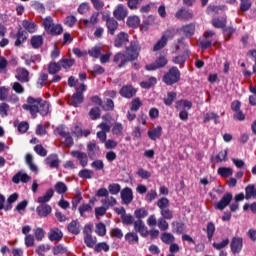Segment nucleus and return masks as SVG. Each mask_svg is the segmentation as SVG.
<instances>
[{
  "label": "nucleus",
  "mask_w": 256,
  "mask_h": 256,
  "mask_svg": "<svg viewBox=\"0 0 256 256\" xmlns=\"http://www.w3.org/2000/svg\"><path fill=\"white\" fill-rule=\"evenodd\" d=\"M121 199L125 205H129L133 201V190L129 187L121 191Z\"/></svg>",
  "instance_id": "obj_14"
},
{
  "label": "nucleus",
  "mask_w": 256,
  "mask_h": 256,
  "mask_svg": "<svg viewBox=\"0 0 256 256\" xmlns=\"http://www.w3.org/2000/svg\"><path fill=\"white\" fill-rule=\"evenodd\" d=\"M223 161H227V150L220 151L215 157L216 163H221Z\"/></svg>",
  "instance_id": "obj_62"
},
{
  "label": "nucleus",
  "mask_w": 256,
  "mask_h": 256,
  "mask_svg": "<svg viewBox=\"0 0 256 256\" xmlns=\"http://www.w3.org/2000/svg\"><path fill=\"white\" fill-rule=\"evenodd\" d=\"M49 79V75L46 73H40L38 81H37V85L38 87L41 89L42 87H45L46 83L45 81H47Z\"/></svg>",
  "instance_id": "obj_57"
},
{
  "label": "nucleus",
  "mask_w": 256,
  "mask_h": 256,
  "mask_svg": "<svg viewBox=\"0 0 256 256\" xmlns=\"http://www.w3.org/2000/svg\"><path fill=\"white\" fill-rule=\"evenodd\" d=\"M161 241L163 243H165L166 245H171V243H173L175 241V236H173V234H171V233L164 232L161 235Z\"/></svg>",
  "instance_id": "obj_40"
},
{
  "label": "nucleus",
  "mask_w": 256,
  "mask_h": 256,
  "mask_svg": "<svg viewBox=\"0 0 256 256\" xmlns=\"http://www.w3.org/2000/svg\"><path fill=\"white\" fill-rule=\"evenodd\" d=\"M83 23L86 27H91V25H97L99 23V12H94L90 19L83 20Z\"/></svg>",
  "instance_id": "obj_31"
},
{
  "label": "nucleus",
  "mask_w": 256,
  "mask_h": 256,
  "mask_svg": "<svg viewBox=\"0 0 256 256\" xmlns=\"http://www.w3.org/2000/svg\"><path fill=\"white\" fill-rule=\"evenodd\" d=\"M180 31L183 32V35H185V37H193V35H195V24L194 23L187 24L183 26L180 29Z\"/></svg>",
  "instance_id": "obj_26"
},
{
  "label": "nucleus",
  "mask_w": 256,
  "mask_h": 256,
  "mask_svg": "<svg viewBox=\"0 0 256 256\" xmlns=\"http://www.w3.org/2000/svg\"><path fill=\"white\" fill-rule=\"evenodd\" d=\"M215 32L208 30L204 33V38L201 40L200 44L202 49H209L213 45V36Z\"/></svg>",
  "instance_id": "obj_9"
},
{
  "label": "nucleus",
  "mask_w": 256,
  "mask_h": 256,
  "mask_svg": "<svg viewBox=\"0 0 256 256\" xmlns=\"http://www.w3.org/2000/svg\"><path fill=\"white\" fill-rule=\"evenodd\" d=\"M142 105L143 102H141V99L134 98L130 103V111H137L138 109H141Z\"/></svg>",
  "instance_id": "obj_52"
},
{
  "label": "nucleus",
  "mask_w": 256,
  "mask_h": 256,
  "mask_svg": "<svg viewBox=\"0 0 256 256\" xmlns=\"http://www.w3.org/2000/svg\"><path fill=\"white\" fill-rule=\"evenodd\" d=\"M162 131H163V128H161V126H157L156 128L149 130L148 131L149 139H151L152 141H157V139L161 137Z\"/></svg>",
  "instance_id": "obj_28"
},
{
  "label": "nucleus",
  "mask_w": 256,
  "mask_h": 256,
  "mask_svg": "<svg viewBox=\"0 0 256 256\" xmlns=\"http://www.w3.org/2000/svg\"><path fill=\"white\" fill-rule=\"evenodd\" d=\"M84 243L89 249H93L97 245V238L93 237L87 230L84 231Z\"/></svg>",
  "instance_id": "obj_16"
},
{
  "label": "nucleus",
  "mask_w": 256,
  "mask_h": 256,
  "mask_svg": "<svg viewBox=\"0 0 256 256\" xmlns=\"http://www.w3.org/2000/svg\"><path fill=\"white\" fill-rule=\"evenodd\" d=\"M231 201H233V194H224L221 200L216 204V209H219V211H223V209H225V207H227L229 203H231Z\"/></svg>",
  "instance_id": "obj_13"
},
{
  "label": "nucleus",
  "mask_w": 256,
  "mask_h": 256,
  "mask_svg": "<svg viewBox=\"0 0 256 256\" xmlns=\"http://www.w3.org/2000/svg\"><path fill=\"white\" fill-rule=\"evenodd\" d=\"M25 161H26V164L28 165L30 171H32L33 173H37V171H39V168L37 167V165H35V163H33V155L27 154L25 157Z\"/></svg>",
  "instance_id": "obj_36"
},
{
  "label": "nucleus",
  "mask_w": 256,
  "mask_h": 256,
  "mask_svg": "<svg viewBox=\"0 0 256 256\" xmlns=\"http://www.w3.org/2000/svg\"><path fill=\"white\" fill-rule=\"evenodd\" d=\"M81 103H83V94L79 90H77V92L74 93L72 96L71 104L73 105V107H79Z\"/></svg>",
  "instance_id": "obj_33"
},
{
  "label": "nucleus",
  "mask_w": 256,
  "mask_h": 256,
  "mask_svg": "<svg viewBox=\"0 0 256 256\" xmlns=\"http://www.w3.org/2000/svg\"><path fill=\"white\" fill-rule=\"evenodd\" d=\"M101 203L106 209H109L110 207H115V205H117V199L113 196H106V198L101 200Z\"/></svg>",
  "instance_id": "obj_30"
},
{
  "label": "nucleus",
  "mask_w": 256,
  "mask_h": 256,
  "mask_svg": "<svg viewBox=\"0 0 256 256\" xmlns=\"http://www.w3.org/2000/svg\"><path fill=\"white\" fill-rule=\"evenodd\" d=\"M123 225H133V216L131 214L125 213L121 216Z\"/></svg>",
  "instance_id": "obj_64"
},
{
  "label": "nucleus",
  "mask_w": 256,
  "mask_h": 256,
  "mask_svg": "<svg viewBox=\"0 0 256 256\" xmlns=\"http://www.w3.org/2000/svg\"><path fill=\"white\" fill-rule=\"evenodd\" d=\"M89 117L95 121L96 119H99L101 117V110L99 107L92 108L89 112Z\"/></svg>",
  "instance_id": "obj_60"
},
{
  "label": "nucleus",
  "mask_w": 256,
  "mask_h": 256,
  "mask_svg": "<svg viewBox=\"0 0 256 256\" xmlns=\"http://www.w3.org/2000/svg\"><path fill=\"white\" fill-rule=\"evenodd\" d=\"M251 5H253V1L251 0H240V10L249 11L251 9Z\"/></svg>",
  "instance_id": "obj_59"
},
{
  "label": "nucleus",
  "mask_w": 256,
  "mask_h": 256,
  "mask_svg": "<svg viewBox=\"0 0 256 256\" xmlns=\"http://www.w3.org/2000/svg\"><path fill=\"white\" fill-rule=\"evenodd\" d=\"M218 175H221V177H231V175H233V169L229 167H220L218 168Z\"/></svg>",
  "instance_id": "obj_47"
},
{
  "label": "nucleus",
  "mask_w": 256,
  "mask_h": 256,
  "mask_svg": "<svg viewBox=\"0 0 256 256\" xmlns=\"http://www.w3.org/2000/svg\"><path fill=\"white\" fill-rule=\"evenodd\" d=\"M134 231L139 233L141 237H149V229L147 228L143 220H136L134 222Z\"/></svg>",
  "instance_id": "obj_7"
},
{
  "label": "nucleus",
  "mask_w": 256,
  "mask_h": 256,
  "mask_svg": "<svg viewBox=\"0 0 256 256\" xmlns=\"http://www.w3.org/2000/svg\"><path fill=\"white\" fill-rule=\"evenodd\" d=\"M48 238L51 241H61L63 239V232L59 228H53L48 233Z\"/></svg>",
  "instance_id": "obj_23"
},
{
  "label": "nucleus",
  "mask_w": 256,
  "mask_h": 256,
  "mask_svg": "<svg viewBox=\"0 0 256 256\" xmlns=\"http://www.w3.org/2000/svg\"><path fill=\"white\" fill-rule=\"evenodd\" d=\"M27 41V35H25V31L21 28L18 29L16 33V41L14 43L15 47H20L22 43Z\"/></svg>",
  "instance_id": "obj_25"
},
{
  "label": "nucleus",
  "mask_w": 256,
  "mask_h": 256,
  "mask_svg": "<svg viewBox=\"0 0 256 256\" xmlns=\"http://www.w3.org/2000/svg\"><path fill=\"white\" fill-rule=\"evenodd\" d=\"M53 254L54 255H63L67 253V248L63 246L62 244H58L57 246H54L52 248Z\"/></svg>",
  "instance_id": "obj_56"
},
{
  "label": "nucleus",
  "mask_w": 256,
  "mask_h": 256,
  "mask_svg": "<svg viewBox=\"0 0 256 256\" xmlns=\"http://www.w3.org/2000/svg\"><path fill=\"white\" fill-rule=\"evenodd\" d=\"M79 177L81 179H93V170H89V169H83L79 172Z\"/></svg>",
  "instance_id": "obj_53"
},
{
  "label": "nucleus",
  "mask_w": 256,
  "mask_h": 256,
  "mask_svg": "<svg viewBox=\"0 0 256 256\" xmlns=\"http://www.w3.org/2000/svg\"><path fill=\"white\" fill-rule=\"evenodd\" d=\"M31 45L34 49H39L43 45V36H33L31 38Z\"/></svg>",
  "instance_id": "obj_45"
},
{
  "label": "nucleus",
  "mask_w": 256,
  "mask_h": 256,
  "mask_svg": "<svg viewBox=\"0 0 256 256\" xmlns=\"http://www.w3.org/2000/svg\"><path fill=\"white\" fill-rule=\"evenodd\" d=\"M47 33L53 36L61 35L63 33V26L61 24H54Z\"/></svg>",
  "instance_id": "obj_39"
},
{
  "label": "nucleus",
  "mask_w": 256,
  "mask_h": 256,
  "mask_svg": "<svg viewBox=\"0 0 256 256\" xmlns=\"http://www.w3.org/2000/svg\"><path fill=\"white\" fill-rule=\"evenodd\" d=\"M113 16L118 21H123V19L127 17V8H125V6H123L122 4L118 5L113 12Z\"/></svg>",
  "instance_id": "obj_15"
},
{
  "label": "nucleus",
  "mask_w": 256,
  "mask_h": 256,
  "mask_svg": "<svg viewBox=\"0 0 256 256\" xmlns=\"http://www.w3.org/2000/svg\"><path fill=\"white\" fill-rule=\"evenodd\" d=\"M22 27H24L28 33H35V31H37V24H35L33 21L23 20Z\"/></svg>",
  "instance_id": "obj_29"
},
{
  "label": "nucleus",
  "mask_w": 256,
  "mask_h": 256,
  "mask_svg": "<svg viewBox=\"0 0 256 256\" xmlns=\"http://www.w3.org/2000/svg\"><path fill=\"white\" fill-rule=\"evenodd\" d=\"M109 249H110V246L106 242H100L96 244L94 247V250L96 251V253H101V251H104L105 253H107Z\"/></svg>",
  "instance_id": "obj_46"
},
{
  "label": "nucleus",
  "mask_w": 256,
  "mask_h": 256,
  "mask_svg": "<svg viewBox=\"0 0 256 256\" xmlns=\"http://www.w3.org/2000/svg\"><path fill=\"white\" fill-rule=\"evenodd\" d=\"M167 65V58L165 56H160L155 63L146 65L145 68L147 71H155L156 69H161Z\"/></svg>",
  "instance_id": "obj_10"
},
{
  "label": "nucleus",
  "mask_w": 256,
  "mask_h": 256,
  "mask_svg": "<svg viewBox=\"0 0 256 256\" xmlns=\"http://www.w3.org/2000/svg\"><path fill=\"white\" fill-rule=\"evenodd\" d=\"M134 215L138 221H141L142 219H145L147 215H149V211H147L145 208H140L135 210Z\"/></svg>",
  "instance_id": "obj_44"
},
{
  "label": "nucleus",
  "mask_w": 256,
  "mask_h": 256,
  "mask_svg": "<svg viewBox=\"0 0 256 256\" xmlns=\"http://www.w3.org/2000/svg\"><path fill=\"white\" fill-rule=\"evenodd\" d=\"M54 189L58 195H63L67 193V185L64 182H57Z\"/></svg>",
  "instance_id": "obj_42"
},
{
  "label": "nucleus",
  "mask_w": 256,
  "mask_h": 256,
  "mask_svg": "<svg viewBox=\"0 0 256 256\" xmlns=\"http://www.w3.org/2000/svg\"><path fill=\"white\" fill-rule=\"evenodd\" d=\"M141 46L137 41H131L130 46L126 47V55L128 61H135L139 57Z\"/></svg>",
  "instance_id": "obj_4"
},
{
  "label": "nucleus",
  "mask_w": 256,
  "mask_h": 256,
  "mask_svg": "<svg viewBox=\"0 0 256 256\" xmlns=\"http://www.w3.org/2000/svg\"><path fill=\"white\" fill-rule=\"evenodd\" d=\"M119 61H121V62L118 65V67H119V69H121V67H125V65H127V63H129V61H131V60L127 59V54H123L121 52H118L117 54H115L113 62L114 63H119Z\"/></svg>",
  "instance_id": "obj_22"
},
{
  "label": "nucleus",
  "mask_w": 256,
  "mask_h": 256,
  "mask_svg": "<svg viewBox=\"0 0 256 256\" xmlns=\"http://www.w3.org/2000/svg\"><path fill=\"white\" fill-rule=\"evenodd\" d=\"M160 214L162 215V219H173V211L169 210V208H164L160 210Z\"/></svg>",
  "instance_id": "obj_63"
},
{
  "label": "nucleus",
  "mask_w": 256,
  "mask_h": 256,
  "mask_svg": "<svg viewBox=\"0 0 256 256\" xmlns=\"http://www.w3.org/2000/svg\"><path fill=\"white\" fill-rule=\"evenodd\" d=\"M96 233L99 235V237H105L107 235V228L103 223H98L96 225Z\"/></svg>",
  "instance_id": "obj_55"
},
{
  "label": "nucleus",
  "mask_w": 256,
  "mask_h": 256,
  "mask_svg": "<svg viewBox=\"0 0 256 256\" xmlns=\"http://www.w3.org/2000/svg\"><path fill=\"white\" fill-rule=\"evenodd\" d=\"M175 99H177V93L168 92L167 97L164 98V103H165V105H167L169 107V106L173 105V101H175Z\"/></svg>",
  "instance_id": "obj_50"
},
{
  "label": "nucleus",
  "mask_w": 256,
  "mask_h": 256,
  "mask_svg": "<svg viewBox=\"0 0 256 256\" xmlns=\"http://www.w3.org/2000/svg\"><path fill=\"white\" fill-rule=\"evenodd\" d=\"M60 67H63V69H70V67H73L75 65V60L73 59H61L59 61Z\"/></svg>",
  "instance_id": "obj_51"
},
{
  "label": "nucleus",
  "mask_w": 256,
  "mask_h": 256,
  "mask_svg": "<svg viewBox=\"0 0 256 256\" xmlns=\"http://www.w3.org/2000/svg\"><path fill=\"white\" fill-rule=\"evenodd\" d=\"M193 107V103L189 100H178L175 103V108L180 111L179 112V119L181 121H187L189 119V109Z\"/></svg>",
  "instance_id": "obj_2"
},
{
  "label": "nucleus",
  "mask_w": 256,
  "mask_h": 256,
  "mask_svg": "<svg viewBox=\"0 0 256 256\" xmlns=\"http://www.w3.org/2000/svg\"><path fill=\"white\" fill-rule=\"evenodd\" d=\"M125 240L127 241V243H129V245H135L139 243V235H137L136 232H128L125 235Z\"/></svg>",
  "instance_id": "obj_32"
},
{
  "label": "nucleus",
  "mask_w": 256,
  "mask_h": 256,
  "mask_svg": "<svg viewBox=\"0 0 256 256\" xmlns=\"http://www.w3.org/2000/svg\"><path fill=\"white\" fill-rule=\"evenodd\" d=\"M99 151V146L95 141L89 142L87 144V155L90 159H95V152Z\"/></svg>",
  "instance_id": "obj_27"
},
{
  "label": "nucleus",
  "mask_w": 256,
  "mask_h": 256,
  "mask_svg": "<svg viewBox=\"0 0 256 256\" xmlns=\"http://www.w3.org/2000/svg\"><path fill=\"white\" fill-rule=\"evenodd\" d=\"M22 109L28 111L33 119L37 117V113L42 115V117H45V115L49 113V102L42 98H33V96H29L26 100V104L22 105Z\"/></svg>",
  "instance_id": "obj_1"
},
{
  "label": "nucleus",
  "mask_w": 256,
  "mask_h": 256,
  "mask_svg": "<svg viewBox=\"0 0 256 256\" xmlns=\"http://www.w3.org/2000/svg\"><path fill=\"white\" fill-rule=\"evenodd\" d=\"M46 165H49L51 169H57L59 167V156L57 154H51L45 159Z\"/></svg>",
  "instance_id": "obj_19"
},
{
  "label": "nucleus",
  "mask_w": 256,
  "mask_h": 256,
  "mask_svg": "<svg viewBox=\"0 0 256 256\" xmlns=\"http://www.w3.org/2000/svg\"><path fill=\"white\" fill-rule=\"evenodd\" d=\"M59 71H61V64H59V62H52L49 64L48 73H50V75H55L56 73H59Z\"/></svg>",
  "instance_id": "obj_43"
},
{
  "label": "nucleus",
  "mask_w": 256,
  "mask_h": 256,
  "mask_svg": "<svg viewBox=\"0 0 256 256\" xmlns=\"http://www.w3.org/2000/svg\"><path fill=\"white\" fill-rule=\"evenodd\" d=\"M13 183H29L31 181V176L27 175V173L18 172L16 175L12 178Z\"/></svg>",
  "instance_id": "obj_21"
},
{
  "label": "nucleus",
  "mask_w": 256,
  "mask_h": 256,
  "mask_svg": "<svg viewBox=\"0 0 256 256\" xmlns=\"http://www.w3.org/2000/svg\"><path fill=\"white\" fill-rule=\"evenodd\" d=\"M230 247L232 253H241V249H243V238L239 236L233 237Z\"/></svg>",
  "instance_id": "obj_12"
},
{
  "label": "nucleus",
  "mask_w": 256,
  "mask_h": 256,
  "mask_svg": "<svg viewBox=\"0 0 256 256\" xmlns=\"http://www.w3.org/2000/svg\"><path fill=\"white\" fill-rule=\"evenodd\" d=\"M108 191H109V193H111V195H119V192L121 191V185L110 184L108 186Z\"/></svg>",
  "instance_id": "obj_61"
},
{
  "label": "nucleus",
  "mask_w": 256,
  "mask_h": 256,
  "mask_svg": "<svg viewBox=\"0 0 256 256\" xmlns=\"http://www.w3.org/2000/svg\"><path fill=\"white\" fill-rule=\"evenodd\" d=\"M127 41H129V35L125 32H120L114 40V46L123 47Z\"/></svg>",
  "instance_id": "obj_17"
},
{
  "label": "nucleus",
  "mask_w": 256,
  "mask_h": 256,
  "mask_svg": "<svg viewBox=\"0 0 256 256\" xmlns=\"http://www.w3.org/2000/svg\"><path fill=\"white\" fill-rule=\"evenodd\" d=\"M156 83H157V78L150 77L147 81H142L140 83V86L142 87V89H151V87H153V85H155Z\"/></svg>",
  "instance_id": "obj_41"
},
{
  "label": "nucleus",
  "mask_w": 256,
  "mask_h": 256,
  "mask_svg": "<svg viewBox=\"0 0 256 256\" xmlns=\"http://www.w3.org/2000/svg\"><path fill=\"white\" fill-rule=\"evenodd\" d=\"M106 27L108 29L109 35H115V31L119 29V23L114 18H108L106 20Z\"/></svg>",
  "instance_id": "obj_18"
},
{
  "label": "nucleus",
  "mask_w": 256,
  "mask_h": 256,
  "mask_svg": "<svg viewBox=\"0 0 256 256\" xmlns=\"http://www.w3.org/2000/svg\"><path fill=\"white\" fill-rule=\"evenodd\" d=\"M206 233L208 240L212 241L213 235H215V224L213 222L207 224Z\"/></svg>",
  "instance_id": "obj_48"
},
{
  "label": "nucleus",
  "mask_w": 256,
  "mask_h": 256,
  "mask_svg": "<svg viewBox=\"0 0 256 256\" xmlns=\"http://www.w3.org/2000/svg\"><path fill=\"white\" fill-rule=\"evenodd\" d=\"M54 24L55 23L53 22V18H51V16H48L44 19L43 27H44L46 33H48L51 30V28L53 27Z\"/></svg>",
  "instance_id": "obj_54"
},
{
  "label": "nucleus",
  "mask_w": 256,
  "mask_h": 256,
  "mask_svg": "<svg viewBox=\"0 0 256 256\" xmlns=\"http://www.w3.org/2000/svg\"><path fill=\"white\" fill-rule=\"evenodd\" d=\"M15 78L20 81V83H29V72L25 68H17Z\"/></svg>",
  "instance_id": "obj_11"
},
{
  "label": "nucleus",
  "mask_w": 256,
  "mask_h": 256,
  "mask_svg": "<svg viewBox=\"0 0 256 256\" xmlns=\"http://www.w3.org/2000/svg\"><path fill=\"white\" fill-rule=\"evenodd\" d=\"M157 206L159 207L160 211L163 209H168L169 208V199L166 197H162L158 200Z\"/></svg>",
  "instance_id": "obj_58"
},
{
  "label": "nucleus",
  "mask_w": 256,
  "mask_h": 256,
  "mask_svg": "<svg viewBox=\"0 0 256 256\" xmlns=\"http://www.w3.org/2000/svg\"><path fill=\"white\" fill-rule=\"evenodd\" d=\"M36 211L39 217H47L49 214H51V207L49 204L41 203V205L36 208Z\"/></svg>",
  "instance_id": "obj_24"
},
{
  "label": "nucleus",
  "mask_w": 256,
  "mask_h": 256,
  "mask_svg": "<svg viewBox=\"0 0 256 256\" xmlns=\"http://www.w3.org/2000/svg\"><path fill=\"white\" fill-rule=\"evenodd\" d=\"M139 23H141V20L137 16H130L127 19L128 27H139Z\"/></svg>",
  "instance_id": "obj_49"
},
{
  "label": "nucleus",
  "mask_w": 256,
  "mask_h": 256,
  "mask_svg": "<svg viewBox=\"0 0 256 256\" xmlns=\"http://www.w3.org/2000/svg\"><path fill=\"white\" fill-rule=\"evenodd\" d=\"M55 195V191L53 189H49L46 191L44 196L38 197V203L46 204L48 201H51V198Z\"/></svg>",
  "instance_id": "obj_34"
},
{
  "label": "nucleus",
  "mask_w": 256,
  "mask_h": 256,
  "mask_svg": "<svg viewBox=\"0 0 256 256\" xmlns=\"http://www.w3.org/2000/svg\"><path fill=\"white\" fill-rule=\"evenodd\" d=\"M80 224L79 221L74 220L68 225V231L69 233H73V235H79L80 233Z\"/></svg>",
  "instance_id": "obj_37"
},
{
  "label": "nucleus",
  "mask_w": 256,
  "mask_h": 256,
  "mask_svg": "<svg viewBox=\"0 0 256 256\" xmlns=\"http://www.w3.org/2000/svg\"><path fill=\"white\" fill-rule=\"evenodd\" d=\"M119 93L125 99H133L137 95V89L131 85H125L120 89Z\"/></svg>",
  "instance_id": "obj_6"
},
{
  "label": "nucleus",
  "mask_w": 256,
  "mask_h": 256,
  "mask_svg": "<svg viewBox=\"0 0 256 256\" xmlns=\"http://www.w3.org/2000/svg\"><path fill=\"white\" fill-rule=\"evenodd\" d=\"M169 37H173V32L171 30L166 31L165 35H163L161 39L154 45L153 51H161V49L167 45Z\"/></svg>",
  "instance_id": "obj_8"
},
{
  "label": "nucleus",
  "mask_w": 256,
  "mask_h": 256,
  "mask_svg": "<svg viewBox=\"0 0 256 256\" xmlns=\"http://www.w3.org/2000/svg\"><path fill=\"white\" fill-rule=\"evenodd\" d=\"M209 121H214V123L218 124L219 116L217 115V113L210 112L204 114V123H209Z\"/></svg>",
  "instance_id": "obj_38"
},
{
  "label": "nucleus",
  "mask_w": 256,
  "mask_h": 256,
  "mask_svg": "<svg viewBox=\"0 0 256 256\" xmlns=\"http://www.w3.org/2000/svg\"><path fill=\"white\" fill-rule=\"evenodd\" d=\"M176 19H184L185 21H189L190 19H193V12L181 8L178 10L175 14Z\"/></svg>",
  "instance_id": "obj_20"
},
{
  "label": "nucleus",
  "mask_w": 256,
  "mask_h": 256,
  "mask_svg": "<svg viewBox=\"0 0 256 256\" xmlns=\"http://www.w3.org/2000/svg\"><path fill=\"white\" fill-rule=\"evenodd\" d=\"M70 155H72V157H74L75 159H78L79 165H81V167H87L89 163V156L87 155V153L74 150L70 152Z\"/></svg>",
  "instance_id": "obj_5"
},
{
  "label": "nucleus",
  "mask_w": 256,
  "mask_h": 256,
  "mask_svg": "<svg viewBox=\"0 0 256 256\" xmlns=\"http://www.w3.org/2000/svg\"><path fill=\"white\" fill-rule=\"evenodd\" d=\"M162 81L166 85H175L181 81V71L176 66H173L169 71L163 76Z\"/></svg>",
  "instance_id": "obj_3"
},
{
  "label": "nucleus",
  "mask_w": 256,
  "mask_h": 256,
  "mask_svg": "<svg viewBox=\"0 0 256 256\" xmlns=\"http://www.w3.org/2000/svg\"><path fill=\"white\" fill-rule=\"evenodd\" d=\"M245 199H256V188L255 185H248L245 188Z\"/></svg>",
  "instance_id": "obj_35"
}]
</instances>
